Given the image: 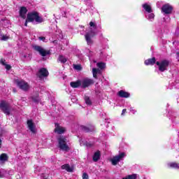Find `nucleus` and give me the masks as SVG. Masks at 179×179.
Segmentation results:
<instances>
[{"instance_id": "473e14b6", "label": "nucleus", "mask_w": 179, "mask_h": 179, "mask_svg": "<svg viewBox=\"0 0 179 179\" xmlns=\"http://www.w3.org/2000/svg\"><path fill=\"white\" fill-rule=\"evenodd\" d=\"M85 101L86 104H88L89 106H90V104H92V101H90V98H89L88 96H85Z\"/></svg>"}, {"instance_id": "aec40b11", "label": "nucleus", "mask_w": 179, "mask_h": 179, "mask_svg": "<svg viewBox=\"0 0 179 179\" xmlns=\"http://www.w3.org/2000/svg\"><path fill=\"white\" fill-rule=\"evenodd\" d=\"M143 8L145 9V12H148V13H152V6H150V5L148 3L143 4Z\"/></svg>"}, {"instance_id": "37998d69", "label": "nucleus", "mask_w": 179, "mask_h": 179, "mask_svg": "<svg viewBox=\"0 0 179 179\" xmlns=\"http://www.w3.org/2000/svg\"><path fill=\"white\" fill-rule=\"evenodd\" d=\"M29 22V21H27V20H26L24 26H27V22Z\"/></svg>"}, {"instance_id": "2eb2a0df", "label": "nucleus", "mask_w": 179, "mask_h": 179, "mask_svg": "<svg viewBox=\"0 0 179 179\" xmlns=\"http://www.w3.org/2000/svg\"><path fill=\"white\" fill-rule=\"evenodd\" d=\"M70 85L71 87H73V89H76L78 87H81V83H80V80H78L77 81L75 82H71L70 83Z\"/></svg>"}, {"instance_id": "9b49d317", "label": "nucleus", "mask_w": 179, "mask_h": 179, "mask_svg": "<svg viewBox=\"0 0 179 179\" xmlns=\"http://www.w3.org/2000/svg\"><path fill=\"white\" fill-rule=\"evenodd\" d=\"M27 127L32 134H36V125L32 120H27Z\"/></svg>"}, {"instance_id": "bb28decb", "label": "nucleus", "mask_w": 179, "mask_h": 179, "mask_svg": "<svg viewBox=\"0 0 179 179\" xmlns=\"http://www.w3.org/2000/svg\"><path fill=\"white\" fill-rule=\"evenodd\" d=\"M32 100L34 101V103H39V101L41 100L38 95L33 96H32Z\"/></svg>"}, {"instance_id": "58836bf2", "label": "nucleus", "mask_w": 179, "mask_h": 179, "mask_svg": "<svg viewBox=\"0 0 179 179\" xmlns=\"http://www.w3.org/2000/svg\"><path fill=\"white\" fill-rule=\"evenodd\" d=\"M1 136H2V134H0V137H1ZM1 148H2V139L0 138V149H1Z\"/></svg>"}, {"instance_id": "f03ea898", "label": "nucleus", "mask_w": 179, "mask_h": 179, "mask_svg": "<svg viewBox=\"0 0 179 179\" xmlns=\"http://www.w3.org/2000/svg\"><path fill=\"white\" fill-rule=\"evenodd\" d=\"M169 60H162L161 62H157L156 64L158 66L159 71L160 72H164V71H167V68H169Z\"/></svg>"}, {"instance_id": "a211bd4d", "label": "nucleus", "mask_w": 179, "mask_h": 179, "mask_svg": "<svg viewBox=\"0 0 179 179\" xmlns=\"http://www.w3.org/2000/svg\"><path fill=\"white\" fill-rule=\"evenodd\" d=\"M81 128L83 131H84V132H92V131H94V127L93 126H90V127L82 126Z\"/></svg>"}, {"instance_id": "6ab92c4d", "label": "nucleus", "mask_w": 179, "mask_h": 179, "mask_svg": "<svg viewBox=\"0 0 179 179\" xmlns=\"http://www.w3.org/2000/svg\"><path fill=\"white\" fill-rule=\"evenodd\" d=\"M156 64V58L152 57V59H148L145 61V65H155Z\"/></svg>"}, {"instance_id": "ea45409f", "label": "nucleus", "mask_w": 179, "mask_h": 179, "mask_svg": "<svg viewBox=\"0 0 179 179\" xmlns=\"http://www.w3.org/2000/svg\"><path fill=\"white\" fill-rule=\"evenodd\" d=\"M0 62H1V64H2V65H4V66L6 65V64H5V60H3V59H1V60L0 61Z\"/></svg>"}, {"instance_id": "a18cd8bd", "label": "nucleus", "mask_w": 179, "mask_h": 179, "mask_svg": "<svg viewBox=\"0 0 179 179\" xmlns=\"http://www.w3.org/2000/svg\"><path fill=\"white\" fill-rule=\"evenodd\" d=\"M13 92H16V90H13Z\"/></svg>"}, {"instance_id": "423d86ee", "label": "nucleus", "mask_w": 179, "mask_h": 179, "mask_svg": "<svg viewBox=\"0 0 179 179\" xmlns=\"http://www.w3.org/2000/svg\"><path fill=\"white\" fill-rule=\"evenodd\" d=\"M125 157V153L124 152H121L117 156H115L112 159H111V163L113 166H117L119 162H121L122 159Z\"/></svg>"}, {"instance_id": "4468645a", "label": "nucleus", "mask_w": 179, "mask_h": 179, "mask_svg": "<svg viewBox=\"0 0 179 179\" xmlns=\"http://www.w3.org/2000/svg\"><path fill=\"white\" fill-rule=\"evenodd\" d=\"M119 97L124 98V99H128L131 94L129 92H125L124 90H120L117 93Z\"/></svg>"}, {"instance_id": "393cba45", "label": "nucleus", "mask_w": 179, "mask_h": 179, "mask_svg": "<svg viewBox=\"0 0 179 179\" xmlns=\"http://www.w3.org/2000/svg\"><path fill=\"white\" fill-rule=\"evenodd\" d=\"M137 177L138 176L136 174H131V175H129L124 178H122V179H136Z\"/></svg>"}, {"instance_id": "f3484780", "label": "nucleus", "mask_w": 179, "mask_h": 179, "mask_svg": "<svg viewBox=\"0 0 179 179\" xmlns=\"http://www.w3.org/2000/svg\"><path fill=\"white\" fill-rule=\"evenodd\" d=\"M62 169L66 170V171H68L69 173H72V171H73V168L71 167V166H69L68 164L62 165Z\"/></svg>"}, {"instance_id": "9d476101", "label": "nucleus", "mask_w": 179, "mask_h": 179, "mask_svg": "<svg viewBox=\"0 0 179 179\" xmlns=\"http://www.w3.org/2000/svg\"><path fill=\"white\" fill-rule=\"evenodd\" d=\"M38 76L39 77V79L47 78V76H48V70L45 68L41 69L38 73Z\"/></svg>"}, {"instance_id": "79ce46f5", "label": "nucleus", "mask_w": 179, "mask_h": 179, "mask_svg": "<svg viewBox=\"0 0 179 179\" xmlns=\"http://www.w3.org/2000/svg\"><path fill=\"white\" fill-rule=\"evenodd\" d=\"M86 146H87V148H90V147L92 146V144H90V143H86Z\"/></svg>"}, {"instance_id": "6e6552de", "label": "nucleus", "mask_w": 179, "mask_h": 179, "mask_svg": "<svg viewBox=\"0 0 179 179\" xmlns=\"http://www.w3.org/2000/svg\"><path fill=\"white\" fill-rule=\"evenodd\" d=\"M17 85L18 87H20L21 90H24V92H27V90H29V89L30 88L29 84L24 80L17 81Z\"/></svg>"}, {"instance_id": "49530a36", "label": "nucleus", "mask_w": 179, "mask_h": 179, "mask_svg": "<svg viewBox=\"0 0 179 179\" xmlns=\"http://www.w3.org/2000/svg\"><path fill=\"white\" fill-rule=\"evenodd\" d=\"M0 176H1V172H0Z\"/></svg>"}, {"instance_id": "f257e3e1", "label": "nucleus", "mask_w": 179, "mask_h": 179, "mask_svg": "<svg viewBox=\"0 0 179 179\" xmlns=\"http://www.w3.org/2000/svg\"><path fill=\"white\" fill-rule=\"evenodd\" d=\"M58 148H60L63 152H69L71 147L68 144V140L66 137L60 136L58 139Z\"/></svg>"}, {"instance_id": "4be33fe9", "label": "nucleus", "mask_w": 179, "mask_h": 179, "mask_svg": "<svg viewBox=\"0 0 179 179\" xmlns=\"http://www.w3.org/2000/svg\"><path fill=\"white\" fill-rule=\"evenodd\" d=\"M99 159H100V151H97L94 154L92 160L93 162H99Z\"/></svg>"}, {"instance_id": "5701e85b", "label": "nucleus", "mask_w": 179, "mask_h": 179, "mask_svg": "<svg viewBox=\"0 0 179 179\" xmlns=\"http://www.w3.org/2000/svg\"><path fill=\"white\" fill-rule=\"evenodd\" d=\"M101 71L100 69H92V73H93V77L95 78V79H97V73H101Z\"/></svg>"}, {"instance_id": "e433bc0d", "label": "nucleus", "mask_w": 179, "mask_h": 179, "mask_svg": "<svg viewBox=\"0 0 179 179\" xmlns=\"http://www.w3.org/2000/svg\"><path fill=\"white\" fill-rule=\"evenodd\" d=\"M4 66H5L6 69H7V71H9L11 68L10 65H9V64H6Z\"/></svg>"}, {"instance_id": "0eeeda50", "label": "nucleus", "mask_w": 179, "mask_h": 179, "mask_svg": "<svg viewBox=\"0 0 179 179\" xmlns=\"http://www.w3.org/2000/svg\"><path fill=\"white\" fill-rule=\"evenodd\" d=\"M172 12H173V6H171V5L169 3L165 4L162 7V13L164 15H170L171 14Z\"/></svg>"}, {"instance_id": "b1692460", "label": "nucleus", "mask_w": 179, "mask_h": 179, "mask_svg": "<svg viewBox=\"0 0 179 179\" xmlns=\"http://www.w3.org/2000/svg\"><path fill=\"white\" fill-rule=\"evenodd\" d=\"M169 167L171 169H179V164L176 162H171L168 164Z\"/></svg>"}, {"instance_id": "f704fd0d", "label": "nucleus", "mask_w": 179, "mask_h": 179, "mask_svg": "<svg viewBox=\"0 0 179 179\" xmlns=\"http://www.w3.org/2000/svg\"><path fill=\"white\" fill-rule=\"evenodd\" d=\"M83 179H89V175L86 173H83Z\"/></svg>"}, {"instance_id": "cd10ccee", "label": "nucleus", "mask_w": 179, "mask_h": 179, "mask_svg": "<svg viewBox=\"0 0 179 179\" xmlns=\"http://www.w3.org/2000/svg\"><path fill=\"white\" fill-rule=\"evenodd\" d=\"M35 21L37 22L38 23H42L43 19L38 16V13H36V15L35 17Z\"/></svg>"}, {"instance_id": "c85d7f7f", "label": "nucleus", "mask_w": 179, "mask_h": 179, "mask_svg": "<svg viewBox=\"0 0 179 179\" xmlns=\"http://www.w3.org/2000/svg\"><path fill=\"white\" fill-rule=\"evenodd\" d=\"M96 66H98L99 69H104V68H106V64L103 62H99L96 64Z\"/></svg>"}, {"instance_id": "c756f323", "label": "nucleus", "mask_w": 179, "mask_h": 179, "mask_svg": "<svg viewBox=\"0 0 179 179\" xmlns=\"http://www.w3.org/2000/svg\"><path fill=\"white\" fill-rule=\"evenodd\" d=\"M59 61L62 62V64H65V62H66V58L62 55H60L59 57Z\"/></svg>"}, {"instance_id": "a878e982", "label": "nucleus", "mask_w": 179, "mask_h": 179, "mask_svg": "<svg viewBox=\"0 0 179 179\" xmlns=\"http://www.w3.org/2000/svg\"><path fill=\"white\" fill-rule=\"evenodd\" d=\"M10 37L8 35H1L0 36V40L1 41H8L9 40Z\"/></svg>"}, {"instance_id": "c03bdc74", "label": "nucleus", "mask_w": 179, "mask_h": 179, "mask_svg": "<svg viewBox=\"0 0 179 179\" xmlns=\"http://www.w3.org/2000/svg\"><path fill=\"white\" fill-rule=\"evenodd\" d=\"M100 54L102 55L103 54V51L100 50Z\"/></svg>"}, {"instance_id": "39448f33", "label": "nucleus", "mask_w": 179, "mask_h": 179, "mask_svg": "<svg viewBox=\"0 0 179 179\" xmlns=\"http://www.w3.org/2000/svg\"><path fill=\"white\" fill-rule=\"evenodd\" d=\"M34 50L35 51H37L41 57H46V55H49L50 51L45 50L43 47L38 46V45H35L34 46Z\"/></svg>"}, {"instance_id": "a19ab883", "label": "nucleus", "mask_w": 179, "mask_h": 179, "mask_svg": "<svg viewBox=\"0 0 179 179\" xmlns=\"http://www.w3.org/2000/svg\"><path fill=\"white\" fill-rule=\"evenodd\" d=\"M125 113H127V109H123L122 111V115H124V114H125Z\"/></svg>"}, {"instance_id": "7ed1b4c3", "label": "nucleus", "mask_w": 179, "mask_h": 179, "mask_svg": "<svg viewBox=\"0 0 179 179\" xmlns=\"http://www.w3.org/2000/svg\"><path fill=\"white\" fill-rule=\"evenodd\" d=\"M0 108H1L3 113H4L6 115H10V105H9L8 102L5 101H1L0 102Z\"/></svg>"}, {"instance_id": "c9c22d12", "label": "nucleus", "mask_w": 179, "mask_h": 179, "mask_svg": "<svg viewBox=\"0 0 179 179\" xmlns=\"http://www.w3.org/2000/svg\"><path fill=\"white\" fill-rule=\"evenodd\" d=\"M130 113H131L132 114H136V110L134 109V108H130Z\"/></svg>"}, {"instance_id": "1a4fd4ad", "label": "nucleus", "mask_w": 179, "mask_h": 179, "mask_svg": "<svg viewBox=\"0 0 179 179\" xmlns=\"http://www.w3.org/2000/svg\"><path fill=\"white\" fill-rule=\"evenodd\" d=\"M94 36H96V31H90L89 33L85 34V40L88 45H91V44H93L92 37H94Z\"/></svg>"}, {"instance_id": "20e7f679", "label": "nucleus", "mask_w": 179, "mask_h": 179, "mask_svg": "<svg viewBox=\"0 0 179 179\" xmlns=\"http://www.w3.org/2000/svg\"><path fill=\"white\" fill-rule=\"evenodd\" d=\"M81 87L83 89H86V87H89V86H92L94 83V81L90 78H83L80 80Z\"/></svg>"}, {"instance_id": "72a5a7b5", "label": "nucleus", "mask_w": 179, "mask_h": 179, "mask_svg": "<svg viewBox=\"0 0 179 179\" xmlns=\"http://www.w3.org/2000/svg\"><path fill=\"white\" fill-rule=\"evenodd\" d=\"M90 27H92V29H94V30L97 29V27H96V24L93 22H90Z\"/></svg>"}, {"instance_id": "7c9ffc66", "label": "nucleus", "mask_w": 179, "mask_h": 179, "mask_svg": "<svg viewBox=\"0 0 179 179\" xmlns=\"http://www.w3.org/2000/svg\"><path fill=\"white\" fill-rule=\"evenodd\" d=\"M150 14H148V15L147 16V18L148 19V20H153V19H155V14L152 13H149Z\"/></svg>"}, {"instance_id": "4c0bfd02", "label": "nucleus", "mask_w": 179, "mask_h": 179, "mask_svg": "<svg viewBox=\"0 0 179 179\" xmlns=\"http://www.w3.org/2000/svg\"><path fill=\"white\" fill-rule=\"evenodd\" d=\"M38 40H40L41 41H45V37L44 36L38 37Z\"/></svg>"}, {"instance_id": "ddd939ff", "label": "nucleus", "mask_w": 179, "mask_h": 179, "mask_svg": "<svg viewBox=\"0 0 179 179\" xmlns=\"http://www.w3.org/2000/svg\"><path fill=\"white\" fill-rule=\"evenodd\" d=\"M36 12L29 13L27 17V22H34V20H36Z\"/></svg>"}, {"instance_id": "2f4dec72", "label": "nucleus", "mask_w": 179, "mask_h": 179, "mask_svg": "<svg viewBox=\"0 0 179 179\" xmlns=\"http://www.w3.org/2000/svg\"><path fill=\"white\" fill-rule=\"evenodd\" d=\"M73 68L74 69H76V71H81L82 70V66L79 65V64H75L73 65Z\"/></svg>"}, {"instance_id": "412c9836", "label": "nucleus", "mask_w": 179, "mask_h": 179, "mask_svg": "<svg viewBox=\"0 0 179 179\" xmlns=\"http://www.w3.org/2000/svg\"><path fill=\"white\" fill-rule=\"evenodd\" d=\"M8 155H6V153H3L0 155V162H1V163H5V162H8Z\"/></svg>"}, {"instance_id": "dca6fc26", "label": "nucleus", "mask_w": 179, "mask_h": 179, "mask_svg": "<svg viewBox=\"0 0 179 179\" xmlns=\"http://www.w3.org/2000/svg\"><path fill=\"white\" fill-rule=\"evenodd\" d=\"M26 13H27V8H26V7H22L20 10V16H21L22 19H26Z\"/></svg>"}, {"instance_id": "f8f14e48", "label": "nucleus", "mask_w": 179, "mask_h": 179, "mask_svg": "<svg viewBox=\"0 0 179 179\" xmlns=\"http://www.w3.org/2000/svg\"><path fill=\"white\" fill-rule=\"evenodd\" d=\"M55 132H56L57 134H64V132H65V127H62L59 126V124L58 123H56Z\"/></svg>"}]
</instances>
